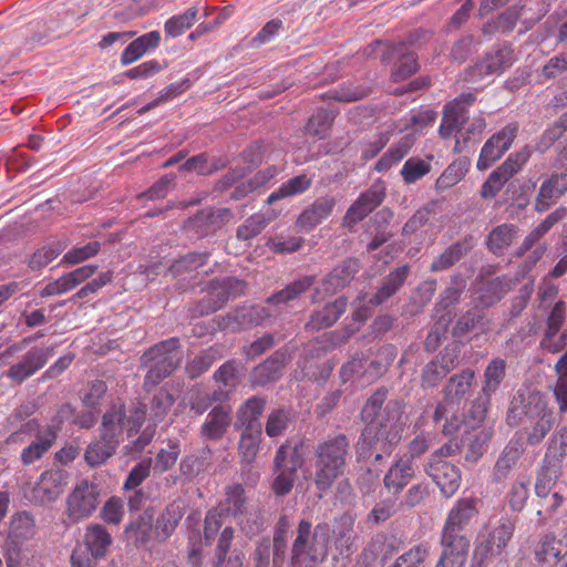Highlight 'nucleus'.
Listing matches in <instances>:
<instances>
[{"instance_id": "obj_61", "label": "nucleus", "mask_w": 567, "mask_h": 567, "mask_svg": "<svg viewBox=\"0 0 567 567\" xmlns=\"http://www.w3.org/2000/svg\"><path fill=\"white\" fill-rule=\"evenodd\" d=\"M125 515V505L122 498H109L101 509V518L110 525H118Z\"/></svg>"}, {"instance_id": "obj_62", "label": "nucleus", "mask_w": 567, "mask_h": 567, "mask_svg": "<svg viewBox=\"0 0 567 567\" xmlns=\"http://www.w3.org/2000/svg\"><path fill=\"white\" fill-rule=\"evenodd\" d=\"M427 555V546L425 544H420L399 556L389 567H419Z\"/></svg>"}, {"instance_id": "obj_27", "label": "nucleus", "mask_w": 567, "mask_h": 567, "mask_svg": "<svg viewBox=\"0 0 567 567\" xmlns=\"http://www.w3.org/2000/svg\"><path fill=\"white\" fill-rule=\"evenodd\" d=\"M266 402L261 398L248 399L237 411L235 426L244 431L261 433L259 417L265 410Z\"/></svg>"}, {"instance_id": "obj_20", "label": "nucleus", "mask_w": 567, "mask_h": 567, "mask_svg": "<svg viewBox=\"0 0 567 567\" xmlns=\"http://www.w3.org/2000/svg\"><path fill=\"white\" fill-rule=\"evenodd\" d=\"M365 298V293H360L353 301V324L347 326L342 330L331 331L322 336V340L326 343L323 347L324 350L333 349L346 343L351 336L359 330L360 326L367 321L371 315V309L364 305Z\"/></svg>"}, {"instance_id": "obj_52", "label": "nucleus", "mask_w": 567, "mask_h": 567, "mask_svg": "<svg viewBox=\"0 0 567 567\" xmlns=\"http://www.w3.org/2000/svg\"><path fill=\"white\" fill-rule=\"evenodd\" d=\"M35 534V524L32 516L25 512L18 513L11 518L9 536L13 542L30 539Z\"/></svg>"}, {"instance_id": "obj_47", "label": "nucleus", "mask_w": 567, "mask_h": 567, "mask_svg": "<svg viewBox=\"0 0 567 567\" xmlns=\"http://www.w3.org/2000/svg\"><path fill=\"white\" fill-rule=\"evenodd\" d=\"M561 544L551 536H545L536 549V558L538 561L551 563L554 567H567V553L561 555Z\"/></svg>"}, {"instance_id": "obj_3", "label": "nucleus", "mask_w": 567, "mask_h": 567, "mask_svg": "<svg viewBox=\"0 0 567 567\" xmlns=\"http://www.w3.org/2000/svg\"><path fill=\"white\" fill-rule=\"evenodd\" d=\"M329 526L319 524L312 530L307 520H301L291 550L293 567H316L327 556Z\"/></svg>"}, {"instance_id": "obj_60", "label": "nucleus", "mask_w": 567, "mask_h": 567, "mask_svg": "<svg viewBox=\"0 0 567 567\" xmlns=\"http://www.w3.org/2000/svg\"><path fill=\"white\" fill-rule=\"evenodd\" d=\"M514 231L513 226L505 224L493 229L487 240L489 249L495 254L501 252L505 247L511 245Z\"/></svg>"}, {"instance_id": "obj_54", "label": "nucleus", "mask_w": 567, "mask_h": 567, "mask_svg": "<svg viewBox=\"0 0 567 567\" xmlns=\"http://www.w3.org/2000/svg\"><path fill=\"white\" fill-rule=\"evenodd\" d=\"M492 439V431L487 429L475 430L468 434V450L465 458L470 462H477L478 458L487 451L488 443Z\"/></svg>"}, {"instance_id": "obj_11", "label": "nucleus", "mask_w": 567, "mask_h": 567, "mask_svg": "<svg viewBox=\"0 0 567 567\" xmlns=\"http://www.w3.org/2000/svg\"><path fill=\"white\" fill-rule=\"evenodd\" d=\"M530 152L524 148L511 156L495 171H493L481 188L483 198H493L502 189L505 183L512 178L526 164Z\"/></svg>"}, {"instance_id": "obj_50", "label": "nucleus", "mask_w": 567, "mask_h": 567, "mask_svg": "<svg viewBox=\"0 0 567 567\" xmlns=\"http://www.w3.org/2000/svg\"><path fill=\"white\" fill-rule=\"evenodd\" d=\"M506 362L503 359H493L484 371L482 392L484 396L491 398L497 391L505 378Z\"/></svg>"}, {"instance_id": "obj_58", "label": "nucleus", "mask_w": 567, "mask_h": 567, "mask_svg": "<svg viewBox=\"0 0 567 567\" xmlns=\"http://www.w3.org/2000/svg\"><path fill=\"white\" fill-rule=\"evenodd\" d=\"M261 433L243 431L238 450L244 462L250 464L254 462L260 443Z\"/></svg>"}, {"instance_id": "obj_31", "label": "nucleus", "mask_w": 567, "mask_h": 567, "mask_svg": "<svg viewBox=\"0 0 567 567\" xmlns=\"http://www.w3.org/2000/svg\"><path fill=\"white\" fill-rule=\"evenodd\" d=\"M523 437H514L505 446L494 466V478L496 482L506 480L517 461L523 454Z\"/></svg>"}, {"instance_id": "obj_32", "label": "nucleus", "mask_w": 567, "mask_h": 567, "mask_svg": "<svg viewBox=\"0 0 567 567\" xmlns=\"http://www.w3.org/2000/svg\"><path fill=\"white\" fill-rule=\"evenodd\" d=\"M245 288V282L234 277H227L220 280H215L212 285V290L209 292V300H213L214 298H216L217 300L214 302V306L207 309V311H216L229 298L243 295Z\"/></svg>"}, {"instance_id": "obj_39", "label": "nucleus", "mask_w": 567, "mask_h": 567, "mask_svg": "<svg viewBox=\"0 0 567 567\" xmlns=\"http://www.w3.org/2000/svg\"><path fill=\"white\" fill-rule=\"evenodd\" d=\"M415 142L414 133H408L392 145L375 163V171L385 172L396 165L409 153Z\"/></svg>"}, {"instance_id": "obj_5", "label": "nucleus", "mask_w": 567, "mask_h": 567, "mask_svg": "<svg viewBox=\"0 0 567 567\" xmlns=\"http://www.w3.org/2000/svg\"><path fill=\"white\" fill-rule=\"evenodd\" d=\"M145 416V405L138 404L127 412L123 404H113L102 417L100 436L118 445L125 437L138 432Z\"/></svg>"}, {"instance_id": "obj_15", "label": "nucleus", "mask_w": 567, "mask_h": 567, "mask_svg": "<svg viewBox=\"0 0 567 567\" xmlns=\"http://www.w3.org/2000/svg\"><path fill=\"white\" fill-rule=\"evenodd\" d=\"M269 317L270 313L262 306H244L219 318L217 324L220 330L237 332L261 324Z\"/></svg>"}, {"instance_id": "obj_19", "label": "nucleus", "mask_w": 567, "mask_h": 567, "mask_svg": "<svg viewBox=\"0 0 567 567\" xmlns=\"http://www.w3.org/2000/svg\"><path fill=\"white\" fill-rule=\"evenodd\" d=\"M52 353L53 349L50 347L31 348L18 363L10 367L7 377L17 383L23 382L42 369Z\"/></svg>"}, {"instance_id": "obj_18", "label": "nucleus", "mask_w": 567, "mask_h": 567, "mask_svg": "<svg viewBox=\"0 0 567 567\" xmlns=\"http://www.w3.org/2000/svg\"><path fill=\"white\" fill-rule=\"evenodd\" d=\"M437 458V456H431L425 471L440 487L441 493L445 497H451L460 488V468L445 460Z\"/></svg>"}, {"instance_id": "obj_12", "label": "nucleus", "mask_w": 567, "mask_h": 567, "mask_svg": "<svg viewBox=\"0 0 567 567\" xmlns=\"http://www.w3.org/2000/svg\"><path fill=\"white\" fill-rule=\"evenodd\" d=\"M173 403L174 398L166 389H161L153 396L150 412V422H152V425H147L135 441L125 446L127 453H140L151 443L155 426L165 419Z\"/></svg>"}, {"instance_id": "obj_9", "label": "nucleus", "mask_w": 567, "mask_h": 567, "mask_svg": "<svg viewBox=\"0 0 567 567\" xmlns=\"http://www.w3.org/2000/svg\"><path fill=\"white\" fill-rule=\"evenodd\" d=\"M305 465V457L297 446L281 445L275 456V478L272 491L277 496H284L290 493L295 483L297 470Z\"/></svg>"}, {"instance_id": "obj_33", "label": "nucleus", "mask_w": 567, "mask_h": 567, "mask_svg": "<svg viewBox=\"0 0 567 567\" xmlns=\"http://www.w3.org/2000/svg\"><path fill=\"white\" fill-rule=\"evenodd\" d=\"M161 33L158 31L147 32L133 40L122 52V65H128L141 59L148 51L158 47Z\"/></svg>"}, {"instance_id": "obj_51", "label": "nucleus", "mask_w": 567, "mask_h": 567, "mask_svg": "<svg viewBox=\"0 0 567 567\" xmlns=\"http://www.w3.org/2000/svg\"><path fill=\"white\" fill-rule=\"evenodd\" d=\"M117 449V444L114 441L103 440L92 442L84 454L85 462L90 466H100L104 464Z\"/></svg>"}, {"instance_id": "obj_7", "label": "nucleus", "mask_w": 567, "mask_h": 567, "mask_svg": "<svg viewBox=\"0 0 567 567\" xmlns=\"http://www.w3.org/2000/svg\"><path fill=\"white\" fill-rule=\"evenodd\" d=\"M178 348V339L172 338L155 344L142 355L141 364L148 368L145 388L157 385L179 365L182 353Z\"/></svg>"}, {"instance_id": "obj_1", "label": "nucleus", "mask_w": 567, "mask_h": 567, "mask_svg": "<svg viewBox=\"0 0 567 567\" xmlns=\"http://www.w3.org/2000/svg\"><path fill=\"white\" fill-rule=\"evenodd\" d=\"M386 390H377L364 404L361 416L367 423L365 429L357 443V453L359 458H368L375 453V461L382 457V454H389L392 446L401 439L403 430L402 414L404 404L400 400H393L386 403L384 414L379 421L377 417L386 399Z\"/></svg>"}, {"instance_id": "obj_29", "label": "nucleus", "mask_w": 567, "mask_h": 567, "mask_svg": "<svg viewBox=\"0 0 567 567\" xmlns=\"http://www.w3.org/2000/svg\"><path fill=\"white\" fill-rule=\"evenodd\" d=\"M402 542L393 535L378 534L365 547L363 555L367 560L380 559L385 563L401 548Z\"/></svg>"}, {"instance_id": "obj_56", "label": "nucleus", "mask_w": 567, "mask_h": 567, "mask_svg": "<svg viewBox=\"0 0 567 567\" xmlns=\"http://www.w3.org/2000/svg\"><path fill=\"white\" fill-rule=\"evenodd\" d=\"M431 171V164L420 157L409 158L401 168V176L406 184L415 183Z\"/></svg>"}, {"instance_id": "obj_2", "label": "nucleus", "mask_w": 567, "mask_h": 567, "mask_svg": "<svg viewBox=\"0 0 567 567\" xmlns=\"http://www.w3.org/2000/svg\"><path fill=\"white\" fill-rule=\"evenodd\" d=\"M477 503L475 497H462L450 511L442 532L443 550L436 567H464L470 539L463 529L478 514Z\"/></svg>"}, {"instance_id": "obj_46", "label": "nucleus", "mask_w": 567, "mask_h": 567, "mask_svg": "<svg viewBox=\"0 0 567 567\" xmlns=\"http://www.w3.org/2000/svg\"><path fill=\"white\" fill-rule=\"evenodd\" d=\"M471 161L467 157H460L452 162L436 181V188L445 190L456 185L468 172Z\"/></svg>"}, {"instance_id": "obj_59", "label": "nucleus", "mask_w": 567, "mask_h": 567, "mask_svg": "<svg viewBox=\"0 0 567 567\" xmlns=\"http://www.w3.org/2000/svg\"><path fill=\"white\" fill-rule=\"evenodd\" d=\"M389 131L377 133L360 143V152L363 159L375 157L390 141Z\"/></svg>"}, {"instance_id": "obj_44", "label": "nucleus", "mask_w": 567, "mask_h": 567, "mask_svg": "<svg viewBox=\"0 0 567 567\" xmlns=\"http://www.w3.org/2000/svg\"><path fill=\"white\" fill-rule=\"evenodd\" d=\"M312 185V178L301 174L298 176H295L287 182L282 183L278 189L272 192L269 196L267 202L269 204L287 198L297 196L300 194H303L307 192Z\"/></svg>"}, {"instance_id": "obj_6", "label": "nucleus", "mask_w": 567, "mask_h": 567, "mask_svg": "<svg viewBox=\"0 0 567 567\" xmlns=\"http://www.w3.org/2000/svg\"><path fill=\"white\" fill-rule=\"evenodd\" d=\"M514 532L515 523L507 517H502L494 526L482 527L474 543L473 564L481 567L502 556Z\"/></svg>"}, {"instance_id": "obj_37", "label": "nucleus", "mask_w": 567, "mask_h": 567, "mask_svg": "<svg viewBox=\"0 0 567 567\" xmlns=\"http://www.w3.org/2000/svg\"><path fill=\"white\" fill-rule=\"evenodd\" d=\"M287 355L284 352H276L264 363L256 367L252 371V381L255 384L265 385L277 380L286 364Z\"/></svg>"}, {"instance_id": "obj_22", "label": "nucleus", "mask_w": 567, "mask_h": 567, "mask_svg": "<svg viewBox=\"0 0 567 567\" xmlns=\"http://www.w3.org/2000/svg\"><path fill=\"white\" fill-rule=\"evenodd\" d=\"M475 96L471 93L462 95L445 106L442 123L440 125V134L447 138L454 132H458L461 126L466 123L467 115L465 107L473 104Z\"/></svg>"}, {"instance_id": "obj_26", "label": "nucleus", "mask_w": 567, "mask_h": 567, "mask_svg": "<svg viewBox=\"0 0 567 567\" xmlns=\"http://www.w3.org/2000/svg\"><path fill=\"white\" fill-rule=\"evenodd\" d=\"M348 307V299L346 297H339L334 301L327 303L320 310L315 311L306 327L312 331H319L321 329L333 326L341 315L344 313Z\"/></svg>"}, {"instance_id": "obj_16", "label": "nucleus", "mask_w": 567, "mask_h": 567, "mask_svg": "<svg viewBox=\"0 0 567 567\" xmlns=\"http://www.w3.org/2000/svg\"><path fill=\"white\" fill-rule=\"evenodd\" d=\"M386 350L390 351L391 358L385 364L362 358H353L351 361L343 364L340 370L343 382L352 381L364 385L375 381L385 371V367L390 361L393 360L392 349Z\"/></svg>"}, {"instance_id": "obj_38", "label": "nucleus", "mask_w": 567, "mask_h": 567, "mask_svg": "<svg viewBox=\"0 0 567 567\" xmlns=\"http://www.w3.org/2000/svg\"><path fill=\"white\" fill-rule=\"evenodd\" d=\"M220 512L240 518L247 513L248 497L241 484L229 485L226 489L225 499L218 506Z\"/></svg>"}, {"instance_id": "obj_25", "label": "nucleus", "mask_w": 567, "mask_h": 567, "mask_svg": "<svg viewBox=\"0 0 567 567\" xmlns=\"http://www.w3.org/2000/svg\"><path fill=\"white\" fill-rule=\"evenodd\" d=\"M186 505L182 499L169 503L157 517L154 534L156 539L165 542L168 539L185 514Z\"/></svg>"}, {"instance_id": "obj_57", "label": "nucleus", "mask_w": 567, "mask_h": 567, "mask_svg": "<svg viewBox=\"0 0 567 567\" xmlns=\"http://www.w3.org/2000/svg\"><path fill=\"white\" fill-rule=\"evenodd\" d=\"M465 244L456 243L450 246L442 255H440L431 265L432 271H442L452 267L466 252Z\"/></svg>"}, {"instance_id": "obj_17", "label": "nucleus", "mask_w": 567, "mask_h": 567, "mask_svg": "<svg viewBox=\"0 0 567 567\" xmlns=\"http://www.w3.org/2000/svg\"><path fill=\"white\" fill-rule=\"evenodd\" d=\"M385 187L383 183L373 184L369 189L362 193L358 199L348 208L343 225L352 227L363 220L372 210H374L383 200Z\"/></svg>"}, {"instance_id": "obj_49", "label": "nucleus", "mask_w": 567, "mask_h": 567, "mask_svg": "<svg viewBox=\"0 0 567 567\" xmlns=\"http://www.w3.org/2000/svg\"><path fill=\"white\" fill-rule=\"evenodd\" d=\"M226 395L223 391H216L213 394L205 392L199 385L193 386L185 398L186 404L195 415H202L212 405L213 402L221 400Z\"/></svg>"}, {"instance_id": "obj_42", "label": "nucleus", "mask_w": 567, "mask_h": 567, "mask_svg": "<svg viewBox=\"0 0 567 567\" xmlns=\"http://www.w3.org/2000/svg\"><path fill=\"white\" fill-rule=\"evenodd\" d=\"M474 379L475 372L472 369H465L461 373L452 377L445 386L446 400L458 402L465 399L471 391Z\"/></svg>"}, {"instance_id": "obj_36", "label": "nucleus", "mask_w": 567, "mask_h": 567, "mask_svg": "<svg viewBox=\"0 0 567 567\" xmlns=\"http://www.w3.org/2000/svg\"><path fill=\"white\" fill-rule=\"evenodd\" d=\"M414 474L412 462L409 458H400L384 476V486L393 494H399L410 482Z\"/></svg>"}, {"instance_id": "obj_24", "label": "nucleus", "mask_w": 567, "mask_h": 567, "mask_svg": "<svg viewBox=\"0 0 567 567\" xmlns=\"http://www.w3.org/2000/svg\"><path fill=\"white\" fill-rule=\"evenodd\" d=\"M334 206L336 199L333 197H319L298 216L296 225L306 231H310L332 214Z\"/></svg>"}, {"instance_id": "obj_35", "label": "nucleus", "mask_w": 567, "mask_h": 567, "mask_svg": "<svg viewBox=\"0 0 567 567\" xmlns=\"http://www.w3.org/2000/svg\"><path fill=\"white\" fill-rule=\"evenodd\" d=\"M55 439L56 431L53 426H48L44 431L38 433L35 440L22 450V463L30 465L40 460L51 449Z\"/></svg>"}, {"instance_id": "obj_10", "label": "nucleus", "mask_w": 567, "mask_h": 567, "mask_svg": "<svg viewBox=\"0 0 567 567\" xmlns=\"http://www.w3.org/2000/svg\"><path fill=\"white\" fill-rule=\"evenodd\" d=\"M100 503V488L84 478L75 483L65 501V514L72 522L92 516Z\"/></svg>"}, {"instance_id": "obj_48", "label": "nucleus", "mask_w": 567, "mask_h": 567, "mask_svg": "<svg viewBox=\"0 0 567 567\" xmlns=\"http://www.w3.org/2000/svg\"><path fill=\"white\" fill-rule=\"evenodd\" d=\"M393 54L399 56L393 72L395 81L404 80L417 71L419 64L415 54L408 50L405 43H399L393 47Z\"/></svg>"}, {"instance_id": "obj_63", "label": "nucleus", "mask_w": 567, "mask_h": 567, "mask_svg": "<svg viewBox=\"0 0 567 567\" xmlns=\"http://www.w3.org/2000/svg\"><path fill=\"white\" fill-rule=\"evenodd\" d=\"M206 259V254L190 252L176 260L169 270L174 276L182 275L183 272L194 271L202 267Z\"/></svg>"}, {"instance_id": "obj_30", "label": "nucleus", "mask_w": 567, "mask_h": 567, "mask_svg": "<svg viewBox=\"0 0 567 567\" xmlns=\"http://www.w3.org/2000/svg\"><path fill=\"white\" fill-rule=\"evenodd\" d=\"M231 409L228 406H215L206 416L202 425V436L208 440H218L227 431L230 424Z\"/></svg>"}, {"instance_id": "obj_45", "label": "nucleus", "mask_w": 567, "mask_h": 567, "mask_svg": "<svg viewBox=\"0 0 567 567\" xmlns=\"http://www.w3.org/2000/svg\"><path fill=\"white\" fill-rule=\"evenodd\" d=\"M281 171L282 168L277 166H269L259 171L254 177L238 185L235 188L233 196L238 198L267 186L279 175Z\"/></svg>"}, {"instance_id": "obj_28", "label": "nucleus", "mask_w": 567, "mask_h": 567, "mask_svg": "<svg viewBox=\"0 0 567 567\" xmlns=\"http://www.w3.org/2000/svg\"><path fill=\"white\" fill-rule=\"evenodd\" d=\"M83 540L87 551L95 559L104 558L113 544L111 534L100 524L87 525Z\"/></svg>"}, {"instance_id": "obj_43", "label": "nucleus", "mask_w": 567, "mask_h": 567, "mask_svg": "<svg viewBox=\"0 0 567 567\" xmlns=\"http://www.w3.org/2000/svg\"><path fill=\"white\" fill-rule=\"evenodd\" d=\"M315 282L313 276H303L287 285L282 290L276 292L267 299L270 305H286L297 299L301 293L307 291Z\"/></svg>"}, {"instance_id": "obj_8", "label": "nucleus", "mask_w": 567, "mask_h": 567, "mask_svg": "<svg viewBox=\"0 0 567 567\" xmlns=\"http://www.w3.org/2000/svg\"><path fill=\"white\" fill-rule=\"evenodd\" d=\"M555 424L554 412L539 393H532L524 405L522 435L529 445L539 444Z\"/></svg>"}, {"instance_id": "obj_64", "label": "nucleus", "mask_w": 567, "mask_h": 567, "mask_svg": "<svg viewBox=\"0 0 567 567\" xmlns=\"http://www.w3.org/2000/svg\"><path fill=\"white\" fill-rule=\"evenodd\" d=\"M268 223L269 219L265 215L255 214L238 228L237 237L243 240L251 239L260 234Z\"/></svg>"}, {"instance_id": "obj_23", "label": "nucleus", "mask_w": 567, "mask_h": 567, "mask_svg": "<svg viewBox=\"0 0 567 567\" xmlns=\"http://www.w3.org/2000/svg\"><path fill=\"white\" fill-rule=\"evenodd\" d=\"M566 316V303L557 301L546 319V329L540 346L551 353L559 352L566 342V334L563 333L558 341L554 338L559 332Z\"/></svg>"}, {"instance_id": "obj_41", "label": "nucleus", "mask_w": 567, "mask_h": 567, "mask_svg": "<svg viewBox=\"0 0 567 567\" xmlns=\"http://www.w3.org/2000/svg\"><path fill=\"white\" fill-rule=\"evenodd\" d=\"M353 526L354 517L350 514H343L340 516L333 525L332 534L334 537L336 547L340 554H348L352 549L353 545Z\"/></svg>"}, {"instance_id": "obj_21", "label": "nucleus", "mask_w": 567, "mask_h": 567, "mask_svg": "<svg viewBox=\"0 0 567 567\" xmlns=\"http://www.w3.org/2000/svg\"><path fill=\"white\" fill-rule=\"evenodd\" d=\"M359 270L357 260L348 259L338 265L333 270L322 280L321 285L316 288L312 297L313 301L324 298L326 296L337 292L339 289L344 288L353 279Z\"/></svg>"}, {"instance_id": "obj_14", "label": "nucleus", "mask_w": 567, "mask_h": 567, "mask_svg": "<svg viewBox=\"0 0 567 567\" xmlns=\"http://www.w3.org/2000/svg\"><path fill=\"white\" fill-rule=\"evenodd\" d=\"M68 484V475L60 470L43 472L30 493V501L34 504H49L56 501Z\"/></svg>"}, {"instance_id": "obj_55", "label": "nucleus", "mask_w": 567, "mask_h": 567, "mask_svg": "<svg viewBox=\"0 0 567 567\" xmlns=\"http://www.w3.org/2000/svg\"><path fill=\"white\" fill-rule=\"evenodd\" d=\"M196 8H188L185 12L174 16L165 23V32L173 38L182 35L196 21Z\"/></svg>"}, {"instance_id": "obj_13", "label": "nucleus", "mask_w": 567, "mask_h": 567, "mask_svg": "<svg viewBox=\"0 0 567 567\" xmlns=\"http://www.w3.org/2000/svg\"><path fill=\"white\" fill-rule=\"evenodd\" d=\"M518 131L516 123L506 125L503 130L491 136L481 150L477 161L480 171L487 169L493 163L499 159L503 154L511 147Z\"/></svg>"}, {"instance_id": "obj_34", "label": "nucleus", "mask_w": 567, "mask_h": 567, "mask_svg": "<svg viewBox=\"0 0 567 567\" xmlns=\"http://www.w3.org/2000/svg\"><path fill=\"white\" fill-rule=\"evenodd\" d=\"M513 61V50L504 45L486 54V56L475 65V72L481 76L494 74L508 68Z\"/></svg>"}, {"instance_id": "obj_40", "label": "nucleus", "mask_w": 567, "mask_h": 567, "mask_svg": "<svg viewBox=\"0 0 567 567\" xmlns=\"http://www.w3.org/2000/svg\"><path fill=\"white\" fill-rule=\"evenodd\" d=\"M409 274V267L402 266L390 272L384 279L377 293L370 299V303L374 307L383 303L393 296L404 284Z\"/></svg>"}, {"instance_id": "obj_53", "label": "nucleus", "mask_w": 567, "mask_h": 567, "mask_svg": "<svg viewBox=\"0 0 567 567\" xmlns=\"http://www.w3.org/2000/svg\"><path fill=\"white\" fill-rule=\"evenodd\" d=\"M452 361L447 362L444 355L436 357L427 363L422 374V385L424 388H433L450 372Z\"/></svg>"}, {"instance_id": "obj_4", "label": "nucleus", "mask_w": 567, "mask_h": 567, "mask_svg": "<svg viewBox=\"0 0 567 567\" xmlns=\"http://www.w3.org/2000/svg\"><path fill=\"white\" fill-rule=\"evenodd\" d=\"M349 442L342 434L324 441L316 449L315 482L320 491H327L343 473Z\"/></svg>"}]
</instances>
